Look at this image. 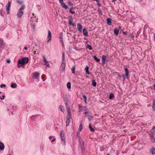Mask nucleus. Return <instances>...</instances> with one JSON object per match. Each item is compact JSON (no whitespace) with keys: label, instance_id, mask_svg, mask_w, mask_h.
<instances>
[{"label":"nucleus","instance_id":"f257e3e1","mask_svg":"<svg viewBox=\"0 0 155 155\" xmlns=\"http://www.w3.org/2000/svg\"><path fill=\"white\" fill-rule=\"evenodd\" d=\"M28 61V58L26 57L21 58V59H19L18 60L17 66L20 68L25 64L27 63Z\"/></svg>","mask_w":155,"mask_h":155},{"label":"nucleus","instance_id":"f03ea898","mask_svg":"<svg viewBox=\"0 0 155 155\" xmlns=\"http://www.w3.org/2000/svg\"><path fill=\"white\" fill-rule=\"evenodd\" d=\"M25 8V6L24 5H23L21 8L19 10L17 14V16L18 18H20L23 15V13L22 10H24Z\"/></svg>","mask_w":155,"mask_h":155},{"label":"nucleus","instance_id":"7ed1b4c3","mask_svg":"<svg viewBox=\"0 0 155 155\" xmlns=\"http://www.w3.org/2000/svg\"><path fill=\"white\" fill-rule=\"evenodd\" d=\"M84 113L85 117L87 118L88 120H91L93 119V117H91V114L88 111L85 112Z\"/></svg>","mask_w":155,"mask_h":155},{"label":"nucleus","instance_id":"20e7f679","mask_svg":"<svg viewBox=\"0 0 155 155\" xmlns=\"http://www.w3.org/2000/svg\"><path fill=\"white\" fill-rule=\"evenodd\" d=\"M69 18L68 21L69 24L71 25H72L74 27H75L76 26V24L73 22V19L72 17L70 16H69Z\"/></svg>","mask_w":155,"mask_h":155},{"label":"nucleus","instance_id":"39448f33","mask_svg":"<svg viewBox=\"0 0 155 155\" xmlns=\"http://www.w3.org/2000/svg\"><path fill=\"white\" fill-rule=\"evenodd\" d=\"M68 111V116L66 117V119L70 120L71 118V114L70 113V109L67 107Z\"/></svg>","mask_w":155,"mask_h":155},{"label":"nucleus","instance_id":"423d86ee","mask_svg":"<svg viewBox=\"0 0 155 155\" xmlns=\"http://www.w3.org/2000/svg\"><path fill=\"white\" fill-rule=\"evenodd\" d=\"M11 6V2L10 1H9L8 3V5L6 7V10L8 11L7 12V14H9V11Z\"/></svg>","mask_w":155,"mask_h":155},{"label":"nucleus","instance_id":"0eeeda50","mask_svg":"<svg viewBox=\"0 0 155 155\" xmlns=\"http://www.w3.org/2000/svg\"><path fill=\"white\" fill-rule=\"evenodd\" d=\"M60 135L61 137V140H64L65 139V137L64 136V132L63 130L61 131L60 133Z\"/></svg>","mask_w":155,"mask_h":155},{"label":"nucleus","instance_id":"6e6552de","mask_svg":"<svg viewBox=\"0 0 155 155\" xmlns=\"http://www.w3.org/2000/svg\"><path fill=\"white\" fill-rule=\"evenodd\" d=\"M77 26L78 31L80 32H81L82 28V25L81 24L78 23L77 24Z\"/></svg>","mask_w":155,"mask_h":155},{"label":"nucleus","instance_id":"1a4fd4ad","mask_svg":"<svg viewBox=\"0 0 155 155\" xmlns=\"http://www.w3.org/2000/svg\"><path fill=\"white\" fill-rule=\"evenodd\" d=\"M106 57L105 55H103L102 57V62L103 65L105 63Z\"/></svg>","mask_w":155,"mask_h":155},{"label":"nucleus","instance_id":"9d476101","mask_svg":"<svg viewBox=\"0 0 155 155\" xmlns=\"http://www.w3.org/2000/svg\"><path fill=\"white\" fill-rule=\"evenodd\" d=\"M65 62H62L61 65V67L62 69V71H65Z\"/></svg>","mask_w":155,"mask_h":155},{"label":"nucleus","instance_id":"9b49d317","mask_svg":"<svg viewBox=\"0 0 155 155\" xmlns=\"http://www.w3.org/2000/svg\"><path fill=\"white\" fill-rule=\"evenodd\" d=\"M48 41H50L51 40V31L50 30H48Z\"/></svg>","mask_w":155,"mask_h":155},{"label":"nucleus","instance_id":"f8f14e48","mask_svg":"<svg viewBox=\"0 0 155 155\" xmlns=\"http://www.w3.org/2000/svg\"><path fill=\"white\" fill-rule=\"evenodd\" d=\"M111 19L110 18H107V23L109 25H111Z\"/></svg>","mask_w":155,"mask_h":155},{"label":"nucleus","instance_id":"ddd939ff","mask_svg":"<svg viewBox=\"0 0 155 155\" xmlns=\"http://www.w3.org/2000/svg\"><path fill=\"white\" fill-rule=\"evenodd\" d=\"M83 35H84L85 36H88L87 32V30L85 28H84L83 29Z\"/></svg>","mask_w":155,"mask_h":155},{"label":"nucleus","instance_id":"4468645a","mask_svg":"<svg viewBox=\"0 0 155 155\" xmlns=\"http://www.w3.org/2000/svg\"><path fill=\"white\" fill-rule=\"evenodd\" d=\"M125 72L127 78H128L129 75V70L127 68H125Z\"/></svg>","mask_w":155,"mask_h":155},{"label":"nucleus","instance_id":"2eb2a0df","mask_svg":"<svg viewBox=\"0 0 155 155\" xmlns=\"http://www.w3.org/2000/svg\"><path fill=\"white\" fill-rule=\"evenodd\" d=\"M4 148V145L0 141V150H3Z\"/></svg>","mask_w":155,"mask_h":155},{"label":"nucleus","instance_id":"dca6fc26","mask_svg":"<svg viewBox=\"0 0 155 155\" xmlns=\"http://www.w3.org/2000/svg\"><path fill=\"white\" fill-rule=\"evenodd\" d=\"M61 6L65 9H67L68 8L67 6L63 2L61 4Z\"/></svg>","mask_w":155,"mask_h":155},{"label":"nucleus","instance_id":"f3484780","mask_svg":"<svg viewBox=\"0 0 155 155\" xmlns=\"http://www.w3.org/2000/svg\"><path fill=\"white\" fill-rule=\"evenodd\" d=\"M39 76V74L38 72L35 73L34 74V77L35 78L37 79Z\"/></svg>","mask_w":155,"mask_h":155},{"label":"nucleus","instance_id":"a211bd4d","mask_svg":"<svg viewBox=\"0 0 155 155\" xmlns=\"http://www.w3.org/2000/svg\"><path fill=\"white\" fill-rule=\"evenodd\" d=\"M118 77L120 78V79L122 80V81H124H124L125 79V76L124 75H122V76H121L120 75H119Z\"/></svg>","mask_w":155,"mask_h":155},{"label":"nucleus","instance_id":"6ab92c4d","mask_svg":"<svg viewBox=\"0 0 155 155\" xmlns=\"http://www.w3.org/2000/svg\"><path fill=\"white\" fill-rule=\"evenodd\" d=\"M114 31L115 34L117 35L119 34V30L117 29L116 28L114 30Z\"/></svg>","mask_w":155,"mask_h":155},{"label":"nucleus","instance_id":"aec40b11","mask_svg":"<svg viewBox=\"0 0 155 155\" xmlns=\"http://www.w3.org/2000/svg\"><path fill=\"white\" fill-rule=\"evenodd\" d=\"M85 69L86 70V73L87 74L89 75L90 73L89 72V67L88 66H87L85 68Z\"/></svg>","mask_w":155,"mask_h":155},{"label":"nucleus","instance_id":"412c9836","mask_svg":"<svg viewBox=\"0 0 155 155\" xmlns=\"http://www.w3.org/2000/svg\"><path fill=\"white\" fill-rule=\"evenodd\" d=\"M152 109L153 111H155V100H154L153 102V104L152 105Z\"/></svg>","mask_w":155,"mask_h":155},{"label":"nucleus","instance_id":"4be33fe9","mask_svg":"<svg viewBox=\"0 0 155 155\" xmlns=\"http://www.w3.org/2000/svg\"><path fill=\"white\" fill-rule=\"evenodd\" d=\"M59 108L62 112H63L64 111V107L62 105H60L59 106Z\"/></svg>","mask_w":155,"mask_h":155},{"label":"nucleus","instance_id":"5701e85b","mask_svg":"<svg viewBox=\"0 0 155 155\" xmlns=\"http://www.w3.org/2000/svg\"><path fill=\"white\" fill-rule=\"evenodd\" d=\"M17 86V84L15 83H12L11 85V87L12 88H15Z\"/></svg>","mask_w":155,"mask_h":155},{"label":"nucleus","instance_id":"b1692460","mask_svg":"<svg viewBox=\"0 0 155 155\" xmlns=\"http://www.w3.org/2000/svg\"><path fill=\"white\" fill-rule=\"evenodd\" d=\"M89 128L90 129V130L92 132H94V129L92 127L91 125V124H90L89 125Z\"/></svg>","mask_w":155,"mask_h":155},{"label":"nucleus","instance_id":"393cba45","mask_svg":"<svg viewBox=\"0 0 155 155\" xmlns=\"http://www.w3.org/2000/svg\"><path fill=\"white\" fill-rule=\"evenodd\" d=\"M82 124L81 122V124H80V126H79V127L78 129V130L79 131H81L82 130Z\"/></svg>","mask_w":155,"mask_h":155},{"label":"nucleus","instance_id":"a878e982","mask_svg":"<svg viewBox=\"0 0 155 155\" xmlns=\"http://www.w3.org/2000/svg\"><path fill=\"white\" fill-rule=\"evenodd\" d=\"M73 9L72 6L71 7V8L69 10V12L71 13L72 14H75V12L74 11H72V10Z\"/></svg>","mask_w":155,"mask_h":155},{"label":"nucleus","instance_id":"bb28decb","mask_svg":"<svg viewBox=\"0 0 155 155\" xmlns=\"http://www.w3.org/2000/svg\"><path fill=\"white\" fill-rule=\"evenodd\" d=\"M70 120L66 119V126H68L69 125V123L70 122Z\"/></svg>","mask_w":155,"mask_h":155},{"label":"nucleus","instance_id":"cd10ccee","mask_svg":"<svg viewBox=\"0 0 155 155\" xmlns=\"http://www.w3.org/2000/svg\"><path fill=\"white\" fill-rule=\"evenodd\" d=\"M71 83L70 82H68L67 84V87L68 89H70L71 88Z\"/></svg>","mask_w":155,"mask_h":155},{"label":"nucleus","instance_id":"c85d7f7f","mask_svg":"<svg viewBox=\"0 0 155 155\" xmlns=\"http://www.w3.org/2000/svg\"><path fill=\"white\" fill-rule=\"evenodd\" d=\"M97 83L94 80H92V85L94 87H95L96 86Z\"/></svg>","mask_w":155,"mask_h":155},{"label":"nucleus","instance_id":"c756f323","mask_svg":"<svg viewBox=\"0 0 155 155\" xmlns=\"http://www.w3.org/2000/svg\"><path fill=\"white\" fill-rule=\"evenodd\" d=\"M86 48H87L89 49L90 50L92 49V47H91V46L90 45H86Z\"/></svg>","mask_w":155,"mask_h":155},{"label":"nucleus","instance_id":"7c9ffc66","mask_svg":"<svg viewBox=\"0 0 155 155\" xmlns=\"http://www.w3.org/2000/svg\"><path fill=\"white\" fill-rule=\"evenodd\" d=\"M94 59L97 62H99L100 61V59H99L97 58L96 56H94Z\"/></svg>","mask_w":155,"mask_h":155},{"label":"nucleus","instance_id":"2f4dec72","mask_svg":"<svg viewBox=\"0 0 155 155\" xmlns=\"http://www.w3.org/2000/svg\"><path fill=\"white\" fill-rule=\"evenodd\" d=\"M152 154L155 153V148H153L150 150Z\"/></svg>","mask_w":155,"mask_h":155},{"label":"nucleus","instance_id":"473e14b6","mask_svg":"<svg viewBox=\"0 0 155 155\" xmlns=\"http://www.w3.org/2000/svg\"><path fill=\"white\" fill-rule=\"evenodd\" d=\"M114 94L111 93L110 94L109 98L110 99H112L114 97Z\"/></svg>","mask_w":155,"mask_h":155},{"label":"nucleus","instance_id":"72a5a7b5","mask_svg":"<svg viewBox=\"0 0 155 155\" xmlns=\"http://www.w3.org/2000/svg\"><path fill=\"white\" fill-rule=\"evenodd\" d=\"M150 133L149 134H154L155 131L154 129H151L150 131Z\"/></svg>","mask_w":155,"mask_h":155},{"label":"nucleus","instance_id":"f704fd0d","mask_svg":"<svg viewBox=\"0 0 155 155\" xmlns=\"http://www.w3.org/2000/svg\"><path fill=\"white\" fill-rule=\"evenodd\" d=\"M150 137H151V139H154V142H155V138L154 137V134H149Z\"/></svg>","mask_w":155,"mask_h":155},{"label":"nucleus","instance_id":"c9c22d12","mask_svg":"<svg viewBox=\"0 0 155 155\" xmlns=\"http://www.w3.org/2000/svg\"><path fill=\"white\" fill-rule=\"evenodd\" d=\"M97 11L99 14L101 15H102V11L100 8L98 9L97 10Z\"/></svg>","mask_w":155,"mask_h":155},{"label":"nucleus","instance_id":"e433bc0d","mask_svg":"<svg viewBox=\"0 0 155 155\" xmlns=\"http://www.w3.org/2000/svg\"><path fill=\"white\" fill-rule=\"evenodd\" d=\"M75 66H73L71 69L72 73L73 74H74L75 73Z\"/></svg>","mask_w":155,"mask_h":155},{"label":"nucleus","instance_id":"4c0bfd02","mask_svg":"<svg viewBox=\"0 0 155 155\" xmlns=\"http://www.w3.org/2000/svg\"><path fill=\"white\" fill-rule=\"evenodd\" d=\"M96 2H97V4L98 5V6L99 7L101 6V4L100 3L99 0H97V1H96Z\"/></svg>","mask_w":155,"mask_h":155},{"label":"nucleus","instance_id":"58836bf2","mask_svg":"<svg viewBox=\"0 0 155 155\" xmlns=\"http://www.w3.org/2000/svg\"><path fill=\"white\" fill-rule=\"evenodd\" d=\"M43 61H44L45 62V63H47V62H48V61H46V58H45V57L44 56H43Z\"/></svg>","mask_w":155,"mask_h":155},{"label":"nucleus","instance_id":"ea45409f","mask_svg":"<svg viewBox=\"0 0 155 155\" xmlns=\"http://www.w3.org/2000/svg\"><path fill=\"white\" fill-rule=\"evenodd\" d=\"M68 5L71 6H72L73 5V4L70 1H69L68 2Z\"/></svg>","mask_w":155,"mask_h":155},{"label":"nucleus","instance_id":"a19ab883","mask_svg":"<svg viewBox=\"0 0 155 155\" xmlns=\"http://www.w3.org/2000/svg\"><path fill=\"white\" fill-rule=\"evenodd\" d=\"M6 87V85L5 84H2L0 85V87L1 88H2L3 87Z\"/></svg>","mask_w":155,"mask_h":155},{"label":"nucleus","instance_id":"79ce46f5","mask_svg":"<svg viewBox=\"0 0 155 155\" xmlns=\"http://www.w3.org/2000/svg\"><path fill=\"white\" fill-rule=\"evenodd\" d=\"M64 59H65L64 56H63L62 58V62H64Z\"/></svg>","mask_w":155,"mask_h":155},{"label":"nucleus","instance_id":"37998d69","mask_svg":"<svg viewBox=\"0 0 155 155\" xmlns=\"http://www.w3.org/2000/svg\"><path fill=\"white\" fill-rule=\"evenodd\" d=\"M46 63V65L47 66L48 68H50V66L49 64L48 63V62H47V63Z\"/></svg>","mask_w":155,"mask_h":155},{"label":"nucleus","instance_id":"c03bdc74","mask_svg":"<svg viewBox=\"0 0 155 155\" xmlns=\"http://www.w3.org/2000/svg\"><path fill=\"white\" fill-rule=\"evenodd\" d=\"M60 39H61V38H63V36H62V33H61L60 34Z\"/></svg>","mask_w":155,"mask_h":155},{"label":"nucleus","instance_id":"a18cd8bd","mask_svg":"<svg viewBox=\"0 0 155 155\" xmlns=\"http://www.w3.org/2000/svg\"><path fill=\"white\" fill-rule=\"evenodd\" d=\"M130 37L132 38H133L134 37V35L133 34H131L130 35Z\"/></svg>","mask_w":155,"mask_h":155},{"label":"nucleus","instance_id":"49530a36","mask_svg":"<svg viewBox=\"0 0 155 155\" xmlns=\"http://www.w3.org/2000/svg\"><path fill=\"white\" fill-rule=\"evenodd\" d=\"M17 2L18 4H21L22 3V2L21 1H19L18 0L17 1Z\"/></svg>","mask_w":155,"mask_h":155},{"label":"nucleus","instance_id":"de8ad7c7","mask_svg":"<svg viewBox=\"0 0 155 155\" xmlns=\"http://www.w3.org/2000/svg\"><path fill=\"white\" fill-rule=\"evenodd\" d=\"M5 95H3L2 97H0V99L1 100H3L4 99V98H5Z\"/></svg>","mask_w":155,"mask_h":155},{"label":"nucleus","instance_id":"09e8293b","mask_svg":"<svg viewBox=\"0 0 155 155\" xmlns=\"http://www.w3.org/2000/svg\"><path fill=\"white\" fill-rule=\"evenodd\" d=\"M82 96L84 98V100H86V99H87V97L85 96V95H82Z\"/></svg>","mask_w":155,"mask_h":155},{"label":"nucleus","instance_id":"8fccbe9b","mask_svg":"<svg viewBox=\"0 0 155 155\" xmlns=\"http://www.w3.org/2000/svg\"><path fill=\"white\" fill-rule=\"evenodd\" d=\"M63 142V143L64 145H65V139H64V140H61Z\"/></svg>","mask_w":155,"mask_h":155},{"label":"nucleus","instance_id":"3c124183","mask_svg":"<svg viewBox=\"0 0 155 155\" xmlns=\"http://www.w3.org/2000/svg\"><path fill=\"white\" fill-rule=\"evenodd\" d=\"M63 1V0H59V1L61 4L64 2Z\"/></svg>","mask_w":155,"mask_h":155},{"label":"nucleus","instance_id":"603ef678","mask_svg":"<svg viewBox=\"0 0 155 155\" xmlns=\"http://www.w3.org/2000/svg\"><path fill=\"white\" fill-rule=\"evenodd\" d=\"M85 109H84V111L85 112H86V111H88V110H87V107H85Z\"/></svg>","mask_w":155,"mask_h":155},{"label":"nucleus","instance_id":"864d4df0","mask_svg":"<svg viewBox=\"0 0 155 155\" xmlns=\"http://www.w3.org/2000/svg\"><path fill=\"white\" fill-rule=\"evenodd\" d=\"M6 61H7V63H9L11 62V61L9 60H7Z\"/></svg>","mask_w":155,"mask_h":155},{"label":"nucleus","instance_id":"5fc2aeb1","mask_svg":"<svg viewBox=\"0 0 155 155\" xmlns=\"http://www.w3.org/2000/svg\"><path fill=\"white\" fill-rule=\"evenodd\" d=\"M3 42V41L2 40H0V44H2Z\"/></svg>","mask_w":155,"mask_h":155},{"label":"nucleus","instance_id":"6e6d98bb","mask_svg":"<svg viewBox=\"0 0 155 155\" xmlns=\"http://www.w3.org/2000/svg\"><path fill=\"white\" fill-rule=\"evenodd\" d=\"M2 11H3V10L2 9H1V10H0V14L1 15V14L2 13Z\"/></svg>","mask_w":155,"mask_h":155},{"label":"nucleus","instance_id":"4d7b16f0","mask_svg":"<svg viewBox=\"0 0 155 155\" xmlns=\"http://www.w3.org/2000/svg\"><path fill=\"white\" fill-rule=\"evenodd\" d=\"M55 140V139L54 138V139H53L52 141H51V142H54V141Z\"/></svg>","mask_w":155,"mask_h":155},{"label":"nucleus","instance_id":"13d9d810","mask_svg":"<svg viewBox=\"0 0 155 155\" xmlns=\"http://www.w3.org/2000/svg\"><path fill=\"white\" fill-rule=\"evenodd\" d=\"M24 49L25 50H27V48L26 47H25Z\"/></svg>","mask_w":155,"mask_h":155},{"label":"nucleus","instance_id":"bf43d9fd","mask_svg":"<svg viewBox=\"0 0 155 155\" xmlns=\"http://www.w3.org/2000/svg\"><path fill=\"white\" fill-rule=\"evenodd\" d=\"M52 137V136H50L49 137V138L50 139H51Z\"/></svg>","mask_w":155,"mask_h":155},{"label":"nucleus","instance_id":"052dcab7","mask_svg":"<svg viewBox=\"0 0 155 155\" xmlns=\"http://www.w3.org/2000/svg\"><path fill=\"white\" fill-rule=\"evenodd\" d=\"M123 34H125V35L126 34V33L125 32H123Z\"/></svg>","mask_w":155,"mask_h":155},{"label":"nucleus","instance_id":"680f3d73","mask_svg":"<svg viewBox=\"0 0 155 155\" xmlns=\"http://www.w3.org/2000/svg\"><path fill=\"white\" fill-rule=\"evenodd\" d=\"M84 102L85 103H87V99H85L84 100Z\"/></svg>","mask_w":155,"mask_h":155},{"label":"nucleus","instance_id":"e2e57ef3","mask_svg":"<svg viewBox=\"0 0 155 155\" xmlns=\"http://www.w3.org/2000/svg\"><path fill=\"white\" fill-rule=\"evenodd\" d=\"M153 87H154V89L155 90V84H153Z\"/></svg>","mask_w":155,"mask_h":155},{"label":"nucleus","instance_id":"0e129e2a","mask_svg":"<svg viewBox=\"0 0 155 155\" xmlns=\"http://www.w3.org/2000/svg\"><path fill=\"white\" fill-rule=\"evenodd\" d=\"M153 37H154V39L155 40V34H154Z\"/></svg>","mask_w":155,"mask_h":155},{"label":"nucleus","instance_id":"69168bd1","mask_svg":"<svg viewBox=\"0 0 155 155\" xmlns=\"http://www.w3.org/2000/svg\"><path fill=\"white\" fill-rule=\"evenodd\" d=\"M36 51H34V54H36Z\"/></svg>","mask_w":155,"mask_h":155},{"label":"nucleus","instance_id":"338daca9","mask_svg":"<svg viewBox=\"0 0 155 155\" xmlns=\"http://www.w3.org/2000/svg\"><path fill=\"white\" fill-rule=\"evenodd\" d=\"M62 55H63V56H64V53H62Z\"/></svg>","mask_w":155,"mask_h":155},{"label":"nucleus","instance_id":"774afa93","mask_svg":"<svg viewBox=\"0 0 155 155\" xmlns=\"http://www.w3.org/2000/svg\"><path fill=\"white\" fill-rule=\"evenodd\" d=\"M79 134L78 133V132H77V135L78 136V135H79Z\"/></svg>","mask_w":155,"mask_h":155}]
</instances>
